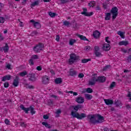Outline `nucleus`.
I'll return each mask as SVG.
<instances>
[{"instance_id":"f257e3e1","label":"nucleus","mask_w":131,"mask_h":131,"mask_svg":"<svg viewBox=\"0 0 131 131\" xmlns=\"http://www.w3.org/2000/svg\"><path fill=\"white\" fill-rule=\"evenodd\" d=\"M87 118L89 119L90 122L92 124H97L98 123H102L105 121L104 117L101 116L99 114H90L87 116Z\"/></svg>"},{"instance_id":"f03ea898","label":"nucleus","mask_w":131,"mask_h":131,"mask_svg":"<svg viewBox=\"0 0 131 131\" xmlns=\"http://www.w3.org/2000/svg\"><path fill=\"white\" fill-rule=\"evenodd\" d=\"M80 60L79 56L77 55L75 53L70 54V58L68 60L69 65H72L74 63H77Z\"/></svg>"},{"instance_id":"7ed1b4c3","label":"nucleus","mask_w":131,"mask_h":131,"mask_svg":"<svg viewBox=\"0 0 131 131\" xmlns=\"http://www.w3.org/2000/svg\"><path fill=\"white\" fill-rule=\"evenodd\" d=\"M20 108L21 109V110H23L24 112H25L26 114H28L29 111L31 112V113L32 115H33L34 114H35V111H34V107H32V106H30L29 107H25L24 106V105L21 104L20 105Z\"/></svg>"},{"instance_id":"20e7f679","label":"nucleus","mask_w":131,"mask_h":131,"mask_svg":"<svg viewBox=\"0 0 131 131\" xmlns=\"http://www.w3.org/2000/svg\"><path fill=\"white\" fill-rule=\"evenodd\" d=\"M71 115H72L73 117H75L77 119H83V118H85L86 117V114L84 113L78 114V113H75L74 112H72Z\"/></svg>"},{"instance_id":"39448f33","label":"nucleus","mask_w":131,"mask_h":131,"mask_svg":"<svg viewBox=\"0 0 131 131\" xmlns=\"http://www.w3.org/2000/svg\"><path fill=\"white\" fill-rule=\"evenodd\" d=\"M44 45L42 43H39L33 48V50L35 53H40V51L43 50Z\"/></svg>"},{"instance_id":"423d86ee","label":"nucleus","mask_w":131,"mask_h":131,"mask_svg":"<svg viewBox=\"0 0 131 131\" xmlns=\"http://www.w3.org/2000/svg\"><path fill=\"white\" fill-rule=\"evenodd\" d=\"M111 13L112 14V19L115 20L116 17L118 16V8L116 7H113L111 10Z\"/></svg>"},{"instance_id":"0eeeda50","label":"nucleus","mask_w":131,"mask_h":131,"mask_svg":"<svg viewBox=\"0 0 131 131\" xmlns=\"http://www.w3.org/2000/svg\"><path fill=\"white\" fill-rule=\"evenodd\" d=\"M94 54L96 57L98 58H100V57H102L103 55L102 54V52L100 51V47L99 46H95L94 47Z\"/></svg>"},{"instance_id":"6e6552de","label":"nucleus","mask_w":131,"mask_h":131,"mask_svg":"<svg viewBox=\"0 0 131 131\" xmlns=\"http://www.w3.org/2000/svg\"><path fill=\"white\" fill-rule=\"evenodd\" d=\"M83 12H81V15H83L86 17H91V16H93L94 15V12H88V9L86 8H82Z\"/></svg>"},{"instance_id":"1a4fd4ad","label":"nucleus","mask_w":131,"mask_h":131,"mask_svg":"<svg viewBox=\"0 0 131 131\" xmlns=\"http://www.w3.org/2000/svg\"><path fill=\"white\" fill-rule=\"evenodd\" d=\"M30 22H31V23H33L34 27L37 29H39V28L41 27V25L40 23L34 21V19L30 20Z\"/></svg>"},{"instance_id":"9d476101","label":"nucleus","mask_w":131,"mask_h":131,"mask_svg":"<svg viewBox=\"0 0 131 131\" xmlns=\"http://www.w3.org/2000/svg\"><path fill=\"white\" fill-rule=\"evenodd\" d=\"M42 82L43 84H49L50 83V78L49 76L45 75L42 77Z\"/></svg>"},{"instance_id":"9b49d317","label":"nucleus","mask_w":131,"mask_h":131,"mask_svg":"<svg viewBox=\"0 0 131 131\" xmlns=\"http://www.w3.org/2000/svg\"><path fill=\"white\" fill-rule=\"evenodd\" d=\"M70 76H73V77L76 76L78 74L77 71L74 70L73 69H70L69 72Z\"/></svg>"},{"instance_id":"f8f14e48","label":"nucleus","mask_w":131,"mask_h":131,"mask_svg":"<svg viewBox=\"0 0 131 131\" xmlns=\"http://www.w3.org/2000/svg\"><path fill=\"white\" fill-rule=\"evenodd\" d=\"M97 81H98V77H93L91 80L89 81V84L90 85H94Z\"/></svg>"},{"instance_id":"ddd939ff","label":"nucleus","mask_w":131,"mask_h":131,"mask_svg":"<svg viewBox=\"0 0 131 131\" xmlns=\"http://www.w3.org/2000/svg\"><path fill=\"white\" fill-rule=\"evenodd\" d=\"M19 80H20V78L16 76L13 80V85L15 88H17L19 85Z\"/></svg>"},{"instance_id":"4468645a","label":"nucleus","mask_w":131,"mask_h":131,"mask_svg":"<svg viewBox=\"0 0 131 131\" xmlns=\"http://www.w3.org/2000/svg\"><path fill=\"white\" fill-rule=\"evenodd\" d=\"M110 49H111V46H110V44H107V43L103 44V46L102 47V50H103V51L107 52L108 51H110Z\"/></svg>"},{"instance_id":"2eb2a0df","label":"nucleus","mask_w":131,"mask_h":131,"mask_svg":"<svg viewBox=\"0 0 131 131\" xmlns=\"http://www.w3.org/2000/svg\"><path fill=\"white\" fill-rule=\"evenodd\" d=\"M39 3H40V0L35 1L31 4L30 8L33 9L34 7L39 6Z\"/></svg>"},{"instance_id":"dca6fc26","label":"nucleus","mask_w":131,"mask_h":131,"mask_svg":"<svg viewBox=\"0 0 131 131\" xmlns=\"http://www.w3.org/2000/svg\"><path fill=\"white\" fill-rule=\"evenodd\" d=\"M75 101L78 103V104H82L84 102V98L80 96L76 98Z\"/></svg>"},{"instance_id":"f3484780","label":"nucleus","mask_w":131,"mask_h":131,"mask_svg":"<svg viewBox=\"0 0 131 131\" xmlns=\"http://www.w3.org/2000/svg\"><path fill=\"white\" fill-rule=\"evenodd\" d=\"M104 103L107 105L108 106L110 105H113V104L114 103V101L113 100H111L110 99H104Z\"/></svg>"},{"instance_id":"a211bd4d","label":"nucleus","mask_w":131,"mask_h":131,"mask_svg":"<svg viewBox=\"0 0 131 131\" xmlns=\"http://www.w3.org/2000/svg\"><path fill=\"white\" fill-rule=\"evenodd\" d=\"M12 78V76L11 75H7L2 77V81H6L7 80H11Z\"/></svg>"},{"instance_id":"6ab92c4d","label":"nucleus","mask_w":131,"mask_h":131,"mask_svg":"<svg viewBox=\"0 0 131 131\" xmlns=\"http://www.w3.org/2000/svg\"><path fill=\"white\" fill-rule=\"evenodd\" d=\"M71 107L74 108V110H75L76 112H77L79 109H81V108H82V105L80 104H78L77 105H72Z\"/></svg>"},{"instance_id":"aec40b11","label":"nucleus","mask_w":131,"mask_h":131,"mask_svg":"<svg viewBox=\"0 0 131 131\" xmlns=\"http://www.w3.org/2000/svg\"><path fill=\"white\" fill-rule=\"evenodd\" d=\"M100 35H101V33L98 30H96L93 32V36L94 38H99L100 37Z\"/></svg>"},{"instance_id":"412c9836","label":"nucleus","mask_w":131,"mask_h":131,"mask_svg":"<svg viewBox=\"0 0 131 131\" xmlns=\"http://www.w3.org/2000/svg\"><path fill=\"white\" fill-rule=\"evenodd\" d=\"M106 81V77L105 76H99L98 77V82H105Z\"/></svg>"},{"instance_id":"4be33fe9","label":"nucleus","mask_w":131,"mask_h":131,"mask_svg":"<svg viewBox=\"0 0 131 131\" xmlns=\"http://www.w3.org/2000/svg\"><path fill=\"white\" fill-rule=\"evenodd\" d=\"M119 46H126L128 45V41L122 40L118 43Z\"/></svg>"},{"instance_id":"5701e85b","label":"nucleus","mask_w":131,"mask_h":131,"mask_svg":"<svg viewBox=\"0 0 131 131\" xmlns=\"http://www.w3.org/2000/svg\"><path fill=\"white\" fill-rule=\"evenodd\" d=\"M105 17L104 19L106 20H109L111 18V13L107 12L106 13H105Z\"/></svg>"},{"instance_id":"b1692460","label":"nucleus","mask_w":131,"mask_h":131,"mask_svg":"<svg viewBox=\"0 0 131 131\" xmlns=\"http://www.w3.org/2000/svg\"><path fill=\"white\" fill-rule=\"evenodd\" d=\"M62 81H63L62 80V78H56L54 80V82H55V83H56V84H60V83H62Z\"/></svg>"},{"instance_id":"393cba45","label":"nucleus","mask_w":131,"mask_h":131,"mask_svg":"<svg viewBox=\"0 0 131 131\" xmlns=\"http://www.w3.org/2000/svg\"><path fill=\"white\" fill-rule=\"evenodd\" d=\"M78 37H79L81 40H86V41H89V39L84 35H78Z\"/></svg>"},{"instance_id":"a878e982","label":"nucleus","mask_w":131,"mask_h":131,"mask_svg":"<svg viewBox=\"0 0 131 131\" xmlns=\"http://www.w3.org/2000/svg\"><path fill=\"white\" fill-rule=\"evenodd\" d=\"M9 49H10V47H9V46L8 45V43L5 44V46L3 47L4 52V53H7L9 51Z\"/></svg>"},{"instance_id":"bb28decb","label":"nucleus","mask_w":131,"mask_h":131,"mask_svg":"<svg viewBox=\"0 0 131 131\" xmlns=\"http://www.w3.org/2000/svg\"><path fill=\"white\" fill-rule=\"evenodd\" d=\"M92 61V59L91 58H85L81 60V63L83 64H85V63H88V62H90Z\"/></svg>"},{"instance_id":"cd10ccee","label":"nucleus","mask_w":131,"mask_h":131,"mask_svg":"<svg viewBox=\"0 0 131 131\" xmlns=\"http://www.w3.org/2000/svg\"><path fill=\"white\" fill-rule=\"evenodd\" d=\"M42 125H45V127H47V128H51L52 127L51 125L46 122H42Z\"/></svg>"},{"instance_id":"c85d7f7f","label":"nucleus","mask_w":131,"mask_h":131,"mask_svg":"<svg viewBox=\"0 0 131 131\" xmlns=\"http://www.w3.org/2000/svg\"><path fill=\"white\" fill-rule=\"evenodd\" d=\"M75 42H76V40L74 39H70L69 41V45L70 46H73Z\"/></svg>"},{"instance_id":"c756f323","label":"nucleus","mask_w":131,"mask_h":131,"mask_svg":"<svg viewBox=\"0 0 131 131\" xmlns=\"http://www.w3.org/2000/svg\"><path fill=\"white\" fill-rule=\"evenodd\" d=\"M118 35H120L121 38H124V32L119 31L118 32Z\"/></svg>"},{"instance_id":"7c9ffc66","label":"nucleus","mask_w":131,"mask_h":131,"mask_svg":"<svg viewBox=\"0 0 131 131\" xmlns=\"http://www.w3.org/2000/svg\"><path fill=\"white\" fill-rule=\"evenodd\" d=\"M85 98L87 100H92L93 99V96L91 94H85Z\"/></svg>"},{"instance_id":"2f4dec72","label":"nucleus","mask_w":131,"mask_h":131,"mask_svg":"<svg viewBox=\"0 0 131 131\" xmlns=\"http://www.w3.org/2000/svg\"><path fill=\"white\" fill-rule=\"evenodd\" d=\"M95 5H96V3H95V1H91L89 4L88 6L89 7H90L91 8H93L95 7Z\"/></svg>"},{"instance_id":"473e14b6","label":"nucleus","mask_w":131,"mask_h":131,"mask_svg":"<svg viewBox=\"0 0 131 131\" xmlns=\"http://www.w3.org/2000/svg\"><path fill=\"white\" fill-rule=\"evenodd\" d=\"M20 76H21V77H23V76H25L26 75H27L28 73L26 71H24L22 72L19 73Z\"/></svg>"},{"instance_id":"72a5a7b5","label":"nucleus","mask_w":131,"mask_h":131,"mask_svg":"<svg viewBox=\"0 0 131 131\" xmlns=\"http://www.w3.org/2000/svg\"><path fill=\"white\" fill-rule=\"evenodd\" d=\"M71 2H74L75 0H70ZM61 4L64 5V4H67V3H69V0H60Z\"/></svg>"},{"instance_id":"f704fd0d","label":"nucleus","mask_w":131,"mask_h":131,"mask_svg":"<svg viewBox=\"0 0 131 131\" xmlns=\"http://www.w3.org/2000/svg\"><path fill=\"white\" fill-rule=\"evenodd\" d=\"M31 59L33 60H37V59H38V55L36 54L33 55L31 57Z\"/></svg>"},{"instance_id":"c9c22d12","label":"nucleus","mask_w":131,"mask_h":131,"mask_svg":"<svg viewBox=\"0 0 131 131\" xmlns=\"http://www.w3.org/2000/svg\"><path fill=\"white\" fill-rule=\"evenodd\" d=\"M20 125L21 127H26V126H27V124H26V123L24 122H20Z\"/></svg>"},{"instance_id":"e433bc0d","label":"nucleus","mask_w":131,"mask_h":131,"mask_svg":"<svg viewBox=\"0 0 131 131\" xmlns=\"http://www.w3.org/2000/svg\"><path fill=\"white\" fill-rule=\"evenodd\" d=\"M49 15L51 17V18H54L56 16V13H53L52 12H49Z\"/></svg>"},{"instance_id":"4c0bfd02","label":"nucleus","mask_w":131,"mask_h":131,"mask_svg":"<svg viewBox=\"0 0 131 131\" xmlns=\"http://www.w3.org/2000/svg\"><path fill=\"white\" fill-rule=\"evenodd\" d=\"M86 91L88 94H92V93H93V89H92V88H88L86 89Z\"/></svg>"},{"instance_id":"58836bf2","label":"nucleus","mask_w":131,"mask_h":131,"mask_svg":"<svg viewBox=\"0 0 131 131\" xmlns=\"http://www.w3.org/2000/svg\"><path fill=\"white\" fill-rule=\"evenodd\" d=\"M63 24L64 25V26H69V25H70V23L67 20H66L63 21Z\"/></svg>"},{"instance_id":"ea45409f","label":"nucleus","mask_w":131,"mask_h":131,"mask_svg":"<svg viewBox=\"0 0 131 131\" xmlns=\"http://www.w3.org/2000/svg\"><path fill=\"white\" fill-rule=\"evenodd\" d=\"M116 85V83L115 82H113L110 86V89H113V88H114Z\"/></svg>"},{"instance_id":"a19ab883","label":"nucleus","mask_w":131,"mask_h":131,"mask_svg":"<svg viewBox=\"0 0 131 131\" xmlns=\"http://www.w3.org/2000/svg\"><path fill=\"white\" fill-rule=\"evenodd\" d=\"M29 64L31 66L34 65V62H33V59L31 58L29 60Z\"/></svg>"},{"instance_id":"79ce46f5","label":"nucleus","mask_w":131,"mask_h":131,"mask_svg":"<svg viewBox=\"0 0 131 131\" xmlns=\"http://www.w3.org/2000/svg\"><path fill=\"white\" fill-rule=\"evenodd\" d=\"M35 77L34 76H32V77H30L29 78V80L31 81H35Z\"/></svg>"},{"instance_id":"37998d69","label":"nucleus","mask_w":131,"mask_h":131,"mask_svg":"<svg viewBox=\"0 0 131 131\" xmlns=\"http://www.w3.org/2000/svg\"><path fill=\"white\" fill-rule=\"evenodd\" d=\"M109 37L107 36L105 37V41L107 43V44L110 45L111 43V41L109 40Z\"/></svg>"},{"instance_id":"c03bdc74","label":"nucleus","mask_w":131,"mask_h":131,"mask_svg":"<svg viewBox=\"0 0 131 131\" xmlns=\"http://www.w3.org/2000/svg\"><path fill=\"white\" fill-rule=\"evenodd\" d=\"M10 85V84H9V82H5L4 83V88H9V86Z\"/></svg>"},{"instance_id":"a18cd8bd","label":"nucleus","mask_w":131,"mask_h":131,"mask_svg":"<svg viewBox=\"0 0 131 131\" xmlns=\"http://www.w3.org/2000/svg\"><path fill=\"white\" fill-rule=\"evenodd\" d=\"M110 68V66H106L103 68V71H106V70L109 69Z\"/></svg>"},{"instance_id":"49530a36","label":"nucleus","mask_w":131,"mask_h":131,"mask_svg":"<svg viewBox=\"0 0 131 131\" xmlns=\"http://www.w3.org/2000/svg\"><path fill=\"white\" fill-rule=\"evenodd\" d=\"M78 77L79 78H83V77H84V75L83 73H80L79 74Z\"/></svg>"},{"instance_id":"de8ad7c7","label":"nucleus","mask_w":131,"mask_h":131,"mask_svg":"<svg viewBox=\"0 0 131 131\" xmlns=\"http://www.w3.org/2000/svg\"><path fill=\"white\" fill-rule=\"evenodd\" d=\"M5 124H7V125H8L9 124H10V120H9V119H5Z\"/></svg>"},{"instance_id":"09e8293b","label":"nucleus","mask_w":131,"mask_h":131,"mask_svg":"<svg viewBox=\"0 0 131 131\" xmlns=\"http://www.w3.org/2000/svg\"><path fill=\"white\" fill-rule=\"evenodd\" d=\"M27 89H29V90H34V86L30 85L27 87Z\"/></svg>"},{"instance_id":"8fccbe9b","label":"nucleus","mask_w":131,"mask_h":131,"mask_svg":"<svg viewBox=\"0 0 131 131\" xmlns=\"http://www.w3.org/2000/svg\"><path fill=\"white\" fill-rule=\"evenodd\" d=\"M0 23H5V18H4L3 17H0Z\"/></svg>"},{"instance_id":"3c124183","label":"nucleus","mask_w":131,"mask_h":131,"mask_svg":"<svg viewBox=\"0 0 131 131\" xmlns=\"http://www.w3.org/2000/svg\"><path fill=\"white\" fill-rule=\"evenodd\" d=\"M36 70H37L38 71H41V70H42V68L41 67V66H37V67Z\"/></svg>"},{"instance_id":"603ef678","label":"nucleus","mask_w":131,"mask_h":131,"mask_svg":"<svg viewBox=\"0 0 131 131\" xmlns=\"http://www.w3.org/2000/svg\"><path fill=\"white\" fill-rule=\"evenodd\" d=\"M4 4L0 3V12H2V10L4 9Z\"/></svg>"},{"instance_id":"864d4df0","label":"nucleus","mask_w":131,"mask_h":131,"mask_svg":"<svg viewBox=\"0 0 131 131\" xmlns=\"http://www.w3.org/2000/svg\"><path fill=\"white\" fill-rule=\"evenodd\" d=\"M85 50H86V51H91L92 50V48L91 46H86Z\"/></svg>"},{"instance_id":"5fc2aeb1","label":"nucleus","mask_w":131,"mask_h":131,"mask_svg":"<svg viewBox=\"0 0 131 131\" xmlns=\"http://www.w3.org/2000/svg\"><path fill=\"white\" fill-rule=\"evenodd\" d=\"M121 52H122L123 53H124V54L127 53V50L124 49V48H121Z\"/></svg>"},{"instance_id":"6e6d98bb","label":"nucleus","mask_w":131,"mask_h":131,"mask_svg":"<svg viewBox=\"0 0 131 131\" xmlns=\"http://www.w3.org/2000/svg\"><path fill=\"white\" fill-rule=\"evenodd\" d=\"M61 113L62 112L61 111V110H58L56 111L55 113L57 115H59V114H61Z\"/></svg>"},{"instance_id":"4d7b16f0","label":"nucleus","mask_w":131,"mask_h":131,"mask_svg":"<svg viewBox=\"0 0 131 131\" xmlns=\"http://www.w3.org/2000/svg\"><path fill=\"white\" fill-rule=\"evenodd\" d=\"M6 68L7 69L11 70V65L10 64V63H7L6 66Z\"/></svg>"},{"instance_id":"13d9d810","label":"nucleus","mask_w":131,"mask_h":131,"mask_svg":"<svg viewBox=\"0 0 131 131\" xmlns=\"http://www.w3.org/2000/svg\"><path fill=\"white\" fill-rule=\"evenodd\" d=\"M18 21H19V25L20 27H23L24 26V25H23V22L20 21V19H18Z\"/></svg>"},{"instance_id":"bf43d9fd","label":"nucleus","mask_w":131,"mask_h":131,"mask_svg":"<svg viewBox=\"0 0 131 131\" xmlns=\"http://www.w3.org/2000/svg\"><path fill=\"white\" fill-rule=\"evenodd\" d=\"M102 7L104 10H106L107 9V4L106 3H103L102 4Z\"/></svg>"},{"instance_id":"052dcab7","label":"nucleus","mask_w":131,"mask_h":131,"mask_svg":"<svg viewBox=\"0 0 131 131\" xmlns=\"http://www.w3.org/2000/svg\"><path fill=\"white\" fill-rule=\"evenodd\" d=\"M43 118L44 119H49V116L48 115H44L43 116Z\"/></svg>"},{"instance_id":"680f3d73","label":"nucleus","mask_w":131,"mask_h":131,"mask_svg":"<svg viewBox=\"0 0 131 131\" xmlns=\"http://www.w3.org/2000/svg\"><path fill=\"white\" fill-rule=\"evenodd\" d=\"M96 11H101V7H100L99 6H97L96 7Z\"/></svg>"},{"instance_id":"e2e57ef3","label":"nucleus","mask_w":131,"mask_h":131,"mask_svg":"<svg viewBox=\"0 0 131 131\" xmlns=\"http://www.w3.org/2000/svg\"><path fill=\"white\" fill-rule=\"evenodd\" d=\"M50 73L52 74V75H55V74H56L55 73V71H54L53 70H50Z\"/></svg>"},{"instance_id":"0e129e2a","label":"nucleus","mask_w":131,"mask_h":131,"mask_svg":"<svg viewBox=\"0 0 131 131\" xmlns=\"http://www.w3.org/2000/svg\"><path fill=\"white\" fill-rule=\"evenodd\" d=\"M115 104L117 106V107L120 106V103H119L118 101L115 102Z\"/></svg>"},{"instance_id":"69168bd1","label":"nucleus","mask_w":131,"mask_h":131,"mask_svg":"<svg viewBox=\"0 0 131 131\" xmlns=\"http://www.w3.org/2000/svg\"><path fill=\"white\" fill-rule=\"evenodd\" d=\"M27 2V0H23L21 2V4H22V5H26Z\"/></svg>"},{"instance_id":"338daca9","label":"nucleus","mask_w":131,"mask_h":131,"mask_svg":"<svg viewBox=\"0 0 131 131\" xmlns=\"http://www.w3.org/2000/svg\"><path fill=\"white\" fill-rule=\"evenodd\" d=\"M127 97L128 98H130V97H131V92H128V94L127 95Z\"/></svg>"},{"instance_id":"774afa93","label":"nucleus","mask_w":131,"mask_h":131,"mask_svg":"<svg viewBox=\"0 0 131 131\" xmlns=\"http://www.w3.org/2000/svg\"><path fill=\"white\" fill-rule=\"evenodd\" d=\"M103 131H110L107 127H105L103 129Z\"/></svg>"}]
</instances>
